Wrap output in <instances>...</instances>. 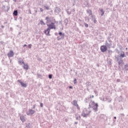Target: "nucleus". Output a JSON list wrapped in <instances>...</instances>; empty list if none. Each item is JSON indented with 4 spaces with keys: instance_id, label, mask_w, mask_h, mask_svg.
I'll return each mask as SVG.
<instances>
[{
    "instance_id": "2f4dec72",
    "label": "nucleus",
    "mask_w": 128,
    "mask_h": 128,
    "mask_svg": "<svg viewBox=\"0 0 128 128\" xmlns=\"http://www.w3.org/2000/svg\"><path fill=\"white\" fill-rule=\"evenodd\" d=\"M79 118H80V116H79Z\"/></svg>"
},
{
    "instance_id": "5701e85b",
    "label": "nucleus",
    "mask_w": 128,
    "mask_h": 128,
    "mask_svg": "<svg viewBox=\"0 0 128 128\" xmlns=\"http://www.w3.org/2000/svg\"><path fill=\"white\" fill-rule=\"evenodd\" d=\"M44 8H46V10H48L49 9L48 6H44Z\"/></svg>"
},
{
    "instance_id": "20e7f679",
    "label": "nucleus",
    "mask_w": 128,
    "mask_h": 128,
    "mask_svg": "<svg viewBox=\"0 0 128 128\" xmlns=\"http://www.w3.org/2000/svg\"><path fill=\"white\" fill-rule=\"evenodd\" d=\"M91 104L94 110H98V104H96L94 102H92Z\"/></svg>"
},
{
    "instance_id": "c85d7f7f",
    "label": "nucleus",
    "mask_w": 128,
    "mask_h": 128,
    "mask_svg": "<svg viewBox=\"0 0 128 128\" xmlns=\"http://www.w3.org/2000/svg\"><path fill=\"white\" fill-rule=\"evenodd\" d=\"M70 88H72V87L70 86Z\"/></svg>"
},
{
    "instance_id": "f03ea898",
    "label": "nucleus",
    "mask_w": 128,
    "mask_h": 128,
    "mask_svg": "<svg viewBox=\"0 0 128 128\" xmlns=\"http://www.w3.org/2000/svg\"><path fill=\"white\" fill-rule=\"evenodd\" d=\"M47 26H48V28H50V30L52 29L56 30V25L54 22H51L50 24H47Z\"/></svg>"
},
{
    "instance_id": "2eb2a0df",
    "label": "nucleus",
    "mask_w": 128,
    "mask_h": 128,
    "mask_svg": "<svg viewBox=\"0 0 128 128\" xmlns=\"http://www.w3.org/2000/svg\"><path fill=\"white\" fill-rule=\"evenodd\" d=\"M120 56H121V58H124V56H126V55H124V52H123L122 53H121Z\"/></svg>"
},
{
    "instance_id": "6ab92c4d",
    "label": "nucleus",
    "mask_w": 128,
    "mask_h": 128,
    "mask_svg": "<svg viewBox=\"0 0 128 128\" xmlns=\"http://www.w3.org/2000/svg\"><path fill=\"white\" fill-rule=\"evenodd\" d=\"M76 106L77 110H80V106H78V104Z\"/></svg>"
},
{
    "instance_id": "4be33fe9",
    "label": "nucleus",
    "mask_w": 128,
    "mask_h": 128,
    "mask_svg": "<svg viewBox=\"0 0 128 128\" xmlns=\"http://www.w3.org/2000/svg\"><path fill=\"white\" fill-rule=\"evenodd\" d=\"M49 78H52V76L51 74L48 75Z\"/></svg>"
},
{
    "instance_id": "7ed1b4c3",
    "label": "nucleus",
    "mask_w": 128,
    "mask_h": 128,
    "mask_svg": "<svg viewBox=\"0 0 128 128\" xmlns=\"http://www.w3.org/2000/svg\"><path fill=\"white\" fill-rule=\"evenodd\" d=\"M100 50L102 52H106L108 50V48L106 46L103 45L100 46Z\"/></svg>"
},
{
    "instance_id": "9d476101",
    "label": "nucleus",
    "mask_w": 128,
    "mask_h": 128,
    "mask_svg": "<svg viewBox=\"0 0 128 128\" xmlns=\"http://www.w3.org/2000/svg\"><path fill=\"white\" fill-rule=\"evenodd\" d=\"M46 20L47 24H50V22H52L50 18H48V16H46Z\"/></svg>"
},
{
    "instance_id": "473e14b6",
    "label": "nucleus",
    "mask_w": 128,
    "mask_h": 128,
    "mask_svg": "<svg viewBox=\"0 0 128 128\" xmlns=\"http://www.w3.org/2000/svg\"><path fill=\"white\" fill-rule=\"evenodd\" d=\"M126 50H128V48H126Z\"/></svg>"
},
{
    "instance_id": "0eeeda50",
    "label": "nucleus",
    "mask_w": 128,
    "mask_h": 128,
    "mask_svg": "<svg viewBox=\"0 0 128 128\" xmlns=\"http://www.w3.org/2000/svg\"><path fill=\"white\" fill-rule=\"evenodd\" d=\"M18 82L20 84L22 88H26V84L22 82L20 80H18Z\"/></svg>"
},
{
    "instance_id": "9b49d317",
    "label": "nucleus",
    "mask_w": 128,
    "mask_h": 128,
    "mask_svg": "<svg viewBox=\"0 0 128 128\" xmlns=\"http://www.w3.org/2000/svg\"><path fill=\"white\" fill-rule=\"evenodd\" d=\"M18 64H19L22 66V64H24V60L22 59H20L18 60Z\"/></svg>"
},
{
    "instance_id": "393cba45",
    "label": "nucleus",
    "mask_w": 128,
    "mask_h": 128,
    "mask_svg": "<svg viewBox=\"0 0 128 128\" xmlns=\"http://www.w3.org/2000/svg\"><path fill=\"white\" fill-rule=\"evenodd\" d=\"M40 106H41V108H42V106H44V104L41 103L40 104Z\"/></svg>"
},
{
    "instance_id": "412c9836",
    "label": "nucleus",
    "mask_w": 128,
    "mask_h": 128,
    "mask_svg": "<svg viewBox=\"0 0 128 128\" xmlns=\"http://www.w3.org/2000/svg\"><path fill=\"white\" fill-rule=\"evenodd\" d=\"M41 24L42 26H44L45 24L42 21H41Z\"/></svg>"
},
{
    "instance_id": "7c9ffc66",
    "label": "nucleus",
    "mask_w": 128,
    "mask_h": 128,
    "mask_svg": "<svg viewBox=\"0 0 128 128\" xmlns=\"http://www.w3.org/2000/svg\"><path fill=\"white\" fill-rule=\"evenodd\" d=\"M114 118L116 120V116L114 117Z\"/></svg>"
},
{
    "instance_id": "423d86ee",
    "label": "nucleus",
    "mask_w": 128,
    "mask_h": 128,
    "mask_svg": "<svg viewBox=\"0 0 128 128\" xmlns=\"http://www.w3.org/2000/svg\"><path fill=\"white\" fill-rule=\"evenodd\" d=\"M50 28H47L46 30H44V34H46V36H50Z\"/></svg>"
},
{
    "instance_id": "bb28decb",
    "label": "nucleus",
    "mask_w": 128,
    "mask_h": 128,
    "mask_svg": "<svg viewBox=\"0 0 128 128\" xmlns=\"http://www.w3.org/2000/svg\"><path fill=\"white\" fill-rule=\"evenodd\" d=\"M33 108H36V105H34V106H33Z\"/></svg>"
},
{
    "instance_id": "c756f323",
    "label": "nucleus",
    "mask_w": 128,
    "mask_h": 128,
    "mask_svg": "<svg viewBox=\"0 0 128 128\" xmlns=\"http://www.w3.org/2000/svg\"><path fill=\"white\" fill-rule=\"evenodd\" d=\"M92 98H94V95L92 96Z\"/></svg>"
},
{
    "instance_id": "f8f14e48",
    "label": "nucleus",
    "mask_w": 128,
    "mask_h": 128,
    "mask_svg": "<svg viewBox=\"0 0 128 128\" xmlns=\"http://www.w3.org/2000/svg\"><path fill=\"white\" fill-rule=\"evenodd\" d=\"M20 120L22 122H26V118L24 116H20Z\"/></svg>"
},
{
    "instance_id": "cd10ccee",
    "label": "nucleus",
    "mask_w": 128,
    "mask_h": 128,
    "mask_svg": "<svg viewBox=\"0 0 128 128\" xmlns=\"http://www.w3.org/2000/svg\"><path fill=\"white\" fill-rule=\"evenodd\" d=\"M25 46H26V44L24 45L23 47L24 48Z\"/></svg>"
},
{
    "instance_id": "ddd939ff",
    "label": "nucleus",
    "mask_w": 128,
    "mask_h": 128,
    "mask_svg": "<svg viewBox=\"0 0 128 128\" xmlns=\"http://www.w3.org/2000/svg\"><path fill=\"white\" fill-rule=\"evenodd\" d=\"M72 104H74V106H78V102H76V100H74L72 102Z\"/></svg>"
},
{
    "instance_id": "aec40b11",
    "label": "nucleus",
    "mask_w": 128,
    "mask_h": 128,
    "mask_svg": "<svg viewBox=\"0 0 128 128\" xmlns=\"http://www.w3.org/2000/svg\"><path fill=\"white\" fill-rule=\"evenodd\" d=\"M84 26L86 28H88V24L86 23H85L84 24Z\"/></svg>"
},
{
    "instance_id": "a878e982",
    "label": "nucleus",
    "mask_w": 128,
    "mask_h": 128,
    "mask_svg": "<svg viewBox=\"0 0 128 128\" xmlns=\"http://www.w3.org/2000/svg\"><path fill=\"white\" fill-rule=\"evenodd\" d=\"M40 12H44V10H42V8H40Z\"/></svg>"
},
{
    "instance_id": "1a4fd4ad",
    "label": "nucleus",
    "mask_w": 128,
    "mask_h": 128,
    "mask_svg": "<svg viewBox=\"0 0 128 128\" xmlns=\"http://www.w3.org/2000/svg\"><path fill=\"white\" fill-rule=\"evenodd\" d=\"M23 68H24V70H28V64H26L24 63V64H23Z\"/></svg>"
},
{
    "instance_id": "a211bd4d",
    "label": "nucleus",
    "mask_w": 128,
    "mask_h": 128,
    "mask_svg": "<svg viewBox=\"0 0 128 128\" xmlns=\"http://www.w3.org/2000/svg\"><path fill=\"white\" fill-rule=\"evenodd\" d=\"M32 44H30L28 45V48H32Z\"/></svg>"
},
{
    "instance_id": "39448f33",
    "label": "nucleus",
    "mask_w": 128,
    "mask_h": 128,
    "mask_svg": "<svg viewBox=\"0 0 128 128\" xmlns=\"http://www.w3.org/2000/svg\"><path fill=\"white\" fill-rule=\"evenodd\" d=\"M14 55V51L12 50H10V52L8 54V58H12Z\"/></svg>"
},
{
    "instance_id": "4468645a",
    "label": "nucleus",
    "mask_w": 128,
    "mask_h": 128,
    "mask_svg": "<svg viewBox=\"0 0 128 128\" xmlns=\"http://www.w3.org/2000/svg\"><path fill=\"white\" fill-rule=\"evenodd\" d=\"M58 34L60 36H62V38H64V33L62 34V32H60L58 33Z\"/></svg>"
},
{
    "instance_id": "b1692460",
    "label": "nucleus",
    "mask_w": 128,
    "mask_h": 128,
    "mask_svg": "<svg viewBox=\"0 0 128 128\" xmlns=\"http://www.w3.org/2000/svg\"><path fill=\"white\" fill-rule=\"evenodd\" d=\"M74 84H76V79L74 80Z\"/></svg>"
},
{
    "instance_id": "f257e3e1",
    "label": "nucleus",
    "mask_w": 128,
    "mask_h": 128,
    "mask_svg": "<svg viewBox=\"0 0 128 128\" xmlns=\"http://www.w3.org/2000/svg\"><path fill=\"white\" fill-rule=\"evenodd\" d=\"M90 111L86 109H84L82 112V116L84 118H86V116H88L90 115Z\"/></svg>"
},
{
    "instance_id": "6e6552de",
    "label": "nucleus",
    "mask_w": 128,
    "mask_h": 128,
    "mask_svg": "<svg viewBox=\"0 0 128 128\" xmlns=\"http://www.w3.org/2000/svg\"><path fill=\"white\" fill-rule=\"evenodd\" d=\"M36 112V111L32 110H29L28 112L27 113L28 116H32V114H34Z\"/></svg>"
},
{
    "instance_id": "f3484780",
    "label": "nucleus",
    "mask_w": 128,
    "mask_h": 128,
    "mask_svg": "<svg viewBox=\"0 0 128 128\" xmlns=\"http://www.w3.org/2000/svg\"><path fill=\"white\" fill-rule=\"evenodd\" d=\"M13 14H14V16H18V10H14V12Z\"/></svg>"
},
{
    "instance_id": "72a5a7b5",
    "label": "nucleus",
    "mask_w": 128,
    "mask_h": 128,
    "mask_svg": "<svg viewBox=\"0 0 128 128\" xmlns=\"http://www.w3.org/2000/svg\"><path fill=\"white\" fill-rule=\"evenodd\" d=\"M78 118H76V120H78Z\"/></svg>"
},
{
    "instance_id": "dca6fc26",
    "label": "nucleus",
    "mask_w": 128,
    "mask_h": 128,
    "mask_svg": "<svg viewBox=\"0 0 128 128\" xmlns=\"http://www.w3.org/2000/svg\"><path fill=\"white\" fill-rule=\"evenodd\" d=\"M100 12H102V14H101V16H104V10L103 9H100Z\"/></svg>"
}]
</instances>
